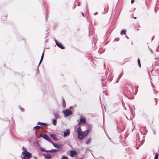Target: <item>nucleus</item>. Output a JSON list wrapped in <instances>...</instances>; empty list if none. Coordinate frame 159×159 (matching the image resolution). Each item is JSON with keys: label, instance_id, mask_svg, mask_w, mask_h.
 <instances>
[{"label": "nucleus", "instance_id": "473e14b6", "mask_svg": "<svg viewBox=\"0 0 159 159\" xmlns=\"http://www.w3.org/2000/svg\"><path fill=\"white\" fill-rule=\"evenodd\" d=\"M20 110L22 112H23L25 111L24 110L21 108H20Z\"/></svg>", "mask_w": 159, "mask_h": 159}, {"label": "nucleus", "instance_id": "20e7f679", "mask_svg": "<svg viewBox=\"0 0 159 159\" xmlns=\"http://www.w3.org/2000/svg\"><path fill=\"white\" fill-rule=\"evenodd\" d=\"M77 121L78 122V125H79L84 124L86 122L85 118L82 116H80L79 120H78Z\"/></svg>", "mask_w": 159, "mask_h": 159}, {"label": "nucleus", "instance_id": "f3484780", "mask_svg": "<svg viewBox=\"0 0 159 159\" xmlns=\"http://www.w3.org/2000/svg\"><path fill=\"white\" fill-rule=\"evenodd\" d=\"M52 123L54 125H57V119H52Z\"/></svg>", "mask_w": 159, "mask_h": 159}, {"label": "nucleus", "instance_id": "9b49d317", "mask_svg": "<svg viewBox=\"0 0 159 159\" xmlns=\"http://www.w3.org/2000/svg\"><path fill=\"white\" fill-rule=\"evenodd\" d=\"M70 131L69 129H67L66 130L64 131L63 132L64 136V137L69 135L70 134Z\"/></svg>", "mask_w": 159, "mask_h": 159}, {"label": "nucleus", "instance_id": "603ef678", "mask_svg": "<svg viewBox=\"0 0 159 159\" xmlns=\"http://www.w3.org/2000/svg\"><path fill=\"white\" fill-rule=\"evenodd\" d=\"M79 3H78V5L79 6Z\"/></svg>", "mask_w": 159, "mask_h": 159}, {"label": "nucleus", "instance_id": "1a4fd4ad", "mask_svg": "<svg viewBox=\"0 0 159 159\" xmlns=\"http://www.w3.org/2000/svg\"><path fill=\"white\" fill-rule=\"evenodd\" d=\"M70 154L71 157H74L77 155V152L75 150H72L70 151Z\"/></svg>", "mask_w": 159, "mask_h": 159}, {"label": "nucleus", "instance_id": "4468645a", "mask_svg": "<svg viewBox=\"0 0 159 159\" xmlns=\"http://www.w3.org/2000/svg\"><path fill=\"white\" fill-rule=\"evenodd\" d=\"M51 137L54 140H57V139L56 138L57 136L56 134H52L50 135Z\"/></svg>", "mask_w": 159, "mask_h": 159}, {"label": "nucleus", "instance_id": "f8f14e48", "mask_svg": "<svg viewBox=\"0 0 159 159\" xmlns=\"http://www.w3.org/2000/svg\"><path fill=\"white\" fill-rule=\"evenodd\" d=\"M45 159H51V156L49 154H43Z\"/></svg>", "mask_w": 159, "mask_h": 159}, {"label": "nucleus", "instance_id": "b1692460", "mask_svg": "<svg viewBox=\"0 0 159 159\" xmlns=\"http://www.w3.org/2000/svg\"><path fill=\"white\" fill-rule=\"evenodd\" d=\"M147 0H146V6L145 9L146 10H148V1H147Z\"/></svg>", "mask_w": 159, "mask_h": 159}, {"label": "nucleus", "instance_id": "cd10ccee", "mask_svg": "<svg viewBox=\"0 0 159 159\" xmlns=\"http://www.w3.org/2000/svg\"><path fill=\"white\" fill-rule=\"evenodd\" d=\"M105 12L103 13L104 14H105L108 11V8H105L104 9Z\"/></svg>", "mask_w": 159, "mask_h": 159}, {"label": "nucleus", "instance_id": "6e6552de", "mask_svg": "<svg viewBox=\"0 0 159 159\" xmlns=\"http://www.w3.org/2000/svg\"><path fill=\"white\" fill-rule=\"evenodd\" d=\"M44 139L51 142V139L46 134H43L42 137Z\"/></svg>", "mask_w": 159, "mask_h": 159}, {"label": "nucleus", "instance_id": "79ce46f5", "mask_svg": "<svg viewBox=\"0 0 159 159\" xmlns=\"http://www.w3.org/2000/svg\"><path fill=\"white\" fill-rule=\"evenodd\" d=\"M47 42V40L46 39V40H45V43H46V42Z\"/></svg>", "mask_w": 159, "mask_h": 159}, {"label": "nucleus", "instance_id": "f03ea898", "mask_svg": "<svg viewBox=\"0 0 159 159\" xmlns=\"http://www.w3.org/2000/svg\"><path fill=\"white\" fill-rule=\"evenodd\" d=\"M31 157V154L29 152L22 154L21 155V157L22 159H30Z\"/></svg>", "mask_w": 159, "mask_h": 159}, {"label": "nucleus", "instance_id": "c9c22d12", "mask_svg": "<svg viewBox=\"0 0 159 159\" xmlns=\"http://www.w3.org/2000/svg\"><path fill=\"white\" fill-rule=\"evenodd\" d=\"M134 0H131V3H134Z\"/></svg>", "mask_w": 159, "mask_h": 159}, {"label": "nucleus", "instance_id": "f704fd0d", "mask_svg": "<svg viewBox=\"0 0 159 159\" xmlns=\"http://www.w3.org/2000/svg\"><path fill=\"white\" fill-rule=\"evenodd\" d=\"M98 12H96V13H95L94 14V16H95V15H98Z\"/></svg>", "mask_w": 159, "mask_h": 159}, {"label": "nucleus", "instance_id": "8fccbe9b", "mask_svg": "<svg viewBox=\"0 0 159 159\" xmlns=\"http://www.w3.org/2000/svg\"><path fill=\"white\" fill-rule=\"evenodd\" d=\"M71 107H70V109Z\"/></svg>", "mask_w": 159, "mask_h": 159}, {"label": "nucleus", "instance_id": "bb28decb", "mask_svg": "<svg viewBox=\"0 0 159 159\" xmlns=\"http://www.w3.org/2000/svg\"><path fill=\"white\" fill-rule=\"evenodd\" d=\"M158 153H157L155 156V157H154V159H158Z\"/></svg>", "mask_w": 159, "mask_h": 159}, {"label": "nucleus", "instance_id": "2eb2a0df", "mask_svg": "<svg viewBox=\"0 0 159 159\" xmlns=\"http://www.w3.org/2000/svg\"><path fill=\"white\" fill-rule=\"evenodd\" d=\"M44 55V52L43 51V52L42 55L41 56V59H40V61L39 62V66H39L40 65L41 63H42V61H43V58Z\"/></svg>", "mask_w": 159, "mask_h": 159}, {"label": "nucleus", "instance_id": "49530a36", "mask_svg": "<svg viewBox=\"0 0 159 159\" xmlns=\"http://www.w3.org/2000/svg\"><path fill=\"white\" fill-rule=\"evenodd\" d=\"M137 30H139V29H137Z\"/></svg>", "mask_w": 159, "mask_h": 159}, {"label": "nucleus", "instance_id": "ea45409f", "mask_svg": "<svg viewBox=\"0 0 159 159\" xmlns=\"http://www.w3.org/2000/svg\"><path fill=\"white\" fill-rule=\"evenodd\" d=\"M119 138L120 139H121V137L120 136L119 137Z\"/></svg>", "mask_w": 159, "mask_h": 159}, {"label": "nucleus", "instance_id": "a211bd4d", "mask_svg": "<svg viewBox=\"0 0 159 159\" xmlns=\"http://www.w3.org/2000/svg\"><path fill=\"white\" fill-rule=\"evenodd\" d=\"M125 32H126L125 30H122L120 32V34L121 35H126Z\"/></svg>", "mask_w": 159, "mask_h": 159}, {"label": "nucleus", "instance_id": "4c0bfd02", "mask_svg": "<svg viewBox=\"0 0 159 159\" xmlns=\"http://www.w3.org/2000/svg\"><path fill=\"white\" fill-rule=\"evenodd\" d=\"M62 101H63V103H64V102H65V100H64V99L63 98Z\"/></svg>", "mask_w": 159, "mask_h": 159}, {"label": "nucleus", "instance_id": "e433bc0d", "mask_svg": "<svg viewBox=\"0 0 159 159\" xmlns=\"http://www.w3.org/2000/svg\"><path fill=\"white\" fill-rule=\"evenodd\" d=\"M81 14H82V15L83 16V17L84 16V14L82 12V13H81Z\"/></svg>", "mask_w": 159, "mask_h": 159}, {"label": "nucleus", "instance_id": "f257e3e1", "mask_svg": "<svg viewBox=\"0 0 159 159\" xmlns=\"http://www.w3.org/2000/svg\"><path fill=\"white\" fill-rule=\"evenodd\" d=\"M117 129L119 133H120L124 131L125 129L123 123L121 122H117Z\"/></svg>", "mask_w": 159, "mask_h": 159}, {"label": "nucleus", "instance_id": "5701e85b", "mask_svg": "<svg viewBox=\"0 0 159 159\" xmlns=\"http://www.w3.org/2000/svg\"><path fill=\"white\" fill-rule=\"evenodd\" d=\"M37 124L40 125H48L46 123L40 122H38L37 123Z\"/></svg>", "mask_w": 159, "mask_h": 159}, {"label": "nucleus", "instance_id": "4be33fe9", "mask_svg": "<svg viewBox=\"0 0 159 159\" xmlns=\"http://www.w3.org/2000/svg\"><path fill=\"white\" fill-rule=\"evenodd\" d=\"M23 149V151L22 153V154H23L24 153H25L26 152H27V149L26 148H24V147H23V148H22Z\"/></svg>", "mask_w": 159, "mask_h": 159}, {"label": "nucleus", "instance_id": "0eeeda50", "mask_svg": "<svg viewBox=\"0 0 159 159\" xmlns=\"http://www.w3.org/2000/svg\"><path fill=\"white\" fill-rule=\"evenodd\" d=\"M51 143H52L53 145L55 148H62V145L58 143H53L52 141H51Z\"/></svg>", "mask_w": 159, "mask_h": 159}, {"label": "nucleus", "instance_id": "09e8293b", "mask_svg": "<svg viewBox=\"0 0 159 159\" xmlns=\"http://www.w3.org/2000/svg\"><path fill=\"white\" fill-rule=\"evenodd\" d=\"M136 148H137V149H138V147H137V146L136 147Z\"/></svg>", "mask_w": 159, "mask_h": 159}, {"label": "nucleus", "instance_id": "de8ad7c7", "mask_svg": "<svg viewBox=\"0 0 159 159\" xmlns=\"http://www.w3.org/2000/svg\"><path fill=\"white\" fill-rule=\"evenodd\" d=\"M126 38H127V39H128V37H127L126 36Z\"/></svg>", "mask_w": 159, "mask_h": 159}, {"label": "nucleus", "instance_id": "2f4dec72", "mask_svg": "<svg viewBox=\"0 0 159 159\" xmlns=\"http://www.w3.org/2000/svg\"><path fill=\"white\" fill-rule=\"evenodd\" d=\"M3 18H4L3 19L2 18V20H4V21L5 20H6L7 19V18L6 16L4 17Z\"/></svg>", "mask_w": 159, "mask_h": 159}, {"label": "nucleus", "instance_id": "9d476101", "mask_svg": "<svg viewBox=\"0 0 159 159\" xmlns=\"http://www.w3.org/2000/svg\"><path fill=\"white\" fill-rule=\"evenodd\" d=\"M89 132V130L88 129L85 130L84 132H82V134L81 135L83 137V139L84 137H86L87 135Z\"/></svg>", "mask_w": 159, "mask_h": 159}, {"label": "nucleus", "instance_id": "7ed1b4c3", "mask_svg": "<svg viewBox=\"0 0 159 159\" xmlns=\"http://www.w3.org/2000/svg\"><path fill=\"white\" fill-rule=\"evenodd\" d=\"M76 131L78 134V138L80 140H82L83 137L81 134L82 131H81V128L80 126L78 128Z\"/></svg>", "mask_w": 159, "mask_h": 159}, {"label": "nucleus", "instance_id": "58836bf2", "mask_svg": "<svg viewBox=\"0 0 159 159\" xmlns=\"http://www.w3.org/2000/svg\"><path fill=\"white\" fill-rule=\"evenodd\" d=\"M153 37L152 38V40H153Z\"/></svg>", "mask_w": 159, "mask_h": 159}, {"label": "nucleus", "instance_id": "72a5a7b5", "mask_svg": "<svg viewBox=\"0 0 159 159\" xmlns=\"http://www.w3.org/2000/svg\"><path fill=\"white\" fill-rule=\"evenodd\" d=\"M153 133L155 135L156 134V131L154 130H153Z\"/></svg>", "mask_w": 159, "mask_h": 159}, {"label": "nucleus", "instance_id": "39448f33", "mask_svg": "<svg viewBox=\"0 0 159 159\" xmlns=\"http://www.w3.org/2000/svg\"><path fill=\"white\" fill-rule=\"evenodd\" d=\"M62 112L65 116H69L72 114V112L69 109H66L64 111H63Z\"/></svg>", "mask_w": 159, "mask_h": 159}, {"label": "nucleus", "instance_id": "a19ab883", "mask_svg": "<svg viewBox=\"0 0 159 159\" xmlns=\"http://www.w3.org/2000/svg\"><path fill=\"white\" fill-rule=\"evenodd\" d=\"M79 159H83V158L82 157H81L79 158Z\"/></svg>", "mask_w": 159, "mask_h": 159}, {"label": "nucleus", "instance_id": "37998d69", "mask_svg": "<svg viewBox=\"0 0 159 159\" xmlns=\"http://www.w3.org/2000/svg\"><path fill=\"white\" fill-rule=\"evenodd\" d=\"M133 18L135 19L136 18V17H133Z\"/></svg>", "mask_w": 159, "mask_h": 159}, {"label": "nucleus", "instance_id": "393cba45", "mask_svg": "<svg viewBox=\"0 0 159 159\" xmlns=\"http://www.w3.org/2000/svg\"><path fill=\"white\" fill-rule=\"evenodd\" d=\"M39 149L40 150H41L42 151L45 152H47V150H46L42 148H41V147Z\"/></svg>", "mask_w": 159, "mask_h": 159}, {"label": "nucleus", "instance_id": "864d4df0", "mask_svg": "<svg viewBox=\"0 0 159 159\" xmlns=\"http://www.w3.org/2000/svg\"><path fill=\"white\" fill-rule=\"evenodd\" d=\"M79 3H78V5L79 6Z\"/></svg>", "mask_w": 159, "mask_h": 159}, {"label": "nucleus", "instance_id": "c756f323", "mask_svg": "<svg viewBox=\"0 0 159 159\" xmlns=\"http://www.w3.org/2000/svg\"><path fill=\"white\" fill-rule=\"evenodd\" d=\"M139 142L141 145H142L144 142V140H139Z\"/></svg>", "mask_w": 159, "mask_h": 159}, {"label": "nucleus", "instance_id": "423d86ee", "mask_svg": "<svg viewBox=\"0 0 159 159\" xmlns=\"http://www.w3.org/2000/svg\"><path fill=\"white\" fill-rule=\"evenodd\" d=\"M54 40L56 44L58 47L61 48V49H63L64 48V47L61 43L58 42L55 39H54Z\"/></svg>", "mask_w": 159, "mask_h": 159}, {"label": "nucleus", "instance_id": "dca6fc26", "mask_svg": "<svg viewBox=\"0 0 159 159\" xmlns=\"http://www.w3.org/2000/svg\"><path fill=\"white\" fill-rule=\"evenodd\" d=\"M59 150L58 149H52L50 150H47V152H56L58 151Z\"/></svg>", "mask_w": 159, "mask_h": 159}, {"label": "nucleus", "instance_id": "a878e982", "mask_svg": "<svg viewBox=\"0 0 159 159\" xmlns=\"http://www.w3.org/2000/svg\"><path fill=\"white\" fill-rule=\"evenodd\" d=\"M138 65L140 67H141V63H140V61L139 58L138 59Z\"/></svg>", "mask_w": 159, "mask_h": 159}, {"label": "nucleus", "instance_id": "a18cd8bd", "mask_svg": "<svg viewBox=\"0 0 159 159\" xmlns=\"http://www.w3.org/2000/svg\"><path fill=\"white\" fill-rule=\"evenodd\" d=\"M125 110H126V108H125Z\"/></svg>", "mask_w": 159, "mask_h": 159}, {"label": "nucleus", "instance_id": "7c9ffc66", "mask_svg": "<svg viewBox=\"0 0 159 159\" xmlns=\"http://www.w3.org/2000/svg\"><path fill=\"white\" fill-rule=\"evenodd\" d=\"M148 49L149 50V51L151 52V53H153V51H152V50L151 48H150L149 47H148Z\"/></svg>", "mask_w": 159, "mask_h": 159}, {"label": "nucleus", "instance_id": "6ab92c4d", "mask_svg": "<svg viewBox=\"0 0 159 159\" xmlns=\"http://www.w3.org/2000/svg\"><path fill=\"white\" fill-rule=\"evenodd\" d=\"M42 127L40 126H36L34 127V129L36 130L39 129L41 128H42Z\"/></svg>", "mask_w": 159, "mask_h": 159}, {"label": "nucleus", "instance_id": "c03bdc74", "mask_svg": "<svg viewBox=\"0 0 159 159\" xmlns=\"http://www.w3.org/2000/svg\"><path fill=\"white\" fill-rule=\"evenodd\" d=\"M75 7H73V9H75Z\"/></svg>", "mask_w": 159, "mask_h": 159}, {"label": "nucleus", "instance_id": "3c124183", "mask_svg": "<svg viewBox=\"0 0 159 159\" xmlns=\"http://www.w3.org/2000/svg\"><path fill=\"white\" fill-rule=\"evenodd\" d=\"M35 158L36 159H37V158H36V157H35Z\"/></svg>", "mask_w": 159, "mask_h": 159}, {"label": "nucleus", "instance_id": "412c9836", "mask_svg": "<svg viewBox=\"0 0 159 159\" xmlns=\"http://www.w3.org/2000/svg\"><path fill=\"white\" fill-rule=\"evenodd\" d=\"M91 138H89L88 140L87 141H86L85 143L86 144H89V143H91Z\"/></svg>", "mask_w": 159, "mask_h": 159}, {"label": "nucleus", "instance_id": "ddd939ff", "mask_svg": "<svg viewBox=\"0 0 159 159\" xmlns=\"http://www.w3.org/2000/svg\"><path fill=\"white\" fill-rule=\"evenodd\" d=\"M53 114L54 117V118L56 119H58L60 118V115L57 113L54 112Z\"/></svg>", "mask_w": 159, "mask_h": 159}, {"label": "nucleus", "instance_id": "aec40b11", "mask_svg": "<svg viewBox=\"0 0 159 159\" xmlns=\"http://www.w3.org/2000/svg\"><path fill=\"white\" fill-rule=\"evenodd\" d=\"M123 71H122L121 73H120V74L119 75V76L118 77V78H117V79L118 80L116 81L115 83H117V82H118V81H119V79H120V78H121V77L123 75Z\"/></svg>", "mask_w": 159, "mask_h": 159}, {"label": "nucleus", "instance_id": "c85d7f7f", "mask_svg": "<svg viewBox=\"0 0 159 159\" xmlns=\"http://www.w3.org/2000/svg\"><path fill=\"white\" fill-rule=\"evenodd\" d=\"M61 159H68V158L67 157L63 156L62 157Z\"/></svg>", "mask_w": 159, "mask_h": 159}]
</instances>
